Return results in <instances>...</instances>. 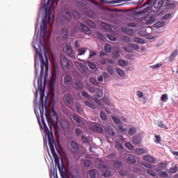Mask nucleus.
<instances>
[{"instance_id":"39","label":"nucleus","mask_w":178,"mask_h":178,"mask_svg":"<svg viewBox=\"0 0 178 178\" xmlns=\"http://www.w3.org/2000/svg\"><path fill=\"white\" fill-rule=\"evenodd\" d=\"M112 120L115 123V124H120L121 123L120 120L116 116H113Z\"/></svg>"},{"instance_id":"8","label":"nucleus","mask_w":178,"mask_h":178,"mask_svg":"<svg viewBox=\"0 0 178 178\" xmlns=\"http://www.w3.org/2000/svg\"><path fill=\"white\" fill-rule=\"evenodd\" d=\"M60 65L63 70H66V69H70V65H72V60H69L66 57H62L60 58Z\"/></svg>"},{"instance_id":"62","label":"nucleus","mask_w":178,"mask_h":178,"mask_svg":"<svg viewBox=\"0 0 178 178\" xmlns=\"http://www.w3.org/2000/svg\"><path fill=\"white\" fill-rule=\"evenodd\" d=\"M170 55L172 58H176L178 55V49L174 50Z\"/></svg>"},{"instance_id":"12","label":"nucleus","mask_w":178,"mask_h":178,"mask_svg":"<svg viewBox=\"0 0 178 178\" xmlns=\"http://www.w3.org/2000/svg\"><path fill=\"white\" fill-rule=\"evenodd\" d=\"M63 17L65 20H71L72 19V15L70 14V11L67 8H64L63 12Z\"/></svg>"},{"instance_id":"6","label":"nucleus","mask_w":178,"mask_h":178,"mask_svg":"<svg viewBox=\"0 0 178 178\" xmlns=\"http://www.w3.org/2000/svg\"><path fill=\"white\" fill-rule=\"evenodd\" d=\"M63 102L65 104L66 106H72L74 102V98L70 93H67L64 95Z\"/></svg>"},{"instance_id":"40","label":"nucleus","mask_w":178,"mask_h":178,"mask_svg":"<svg viewBox=\"0 0 178 178\" xmlns=\"http://www.w3.org/2000/svg\"><path fill=\"white\" fill-rule=\"evenodd\" d=\"M114 168H116L117 169H119V168H122V164L120 161H115L113 164Z\"/></svg>"},{"instance_id":"1","label":"nucleus","mask_w":178,"mask_h":178,"mask_svg":"<svg viewBox=\"0 0 178 178\" xmlns=\"http://www.w3.org/2000/svg\"><path fill=\"white\" fill-rule=\"evenodd\" d=\"M44 115L47 120V123L49 124L50 131H52V126H53L56 132L59 133V127L58 126V123H59V118L58 117V113H56L54 108H51V110L49 112V114H48V108L45 107Z\"/></svg>"},{"instance_id":"45","label":"nucleus","mask_w":178,"mask_h":178,"mask_svg":"<svg viewBox=\"0 0 178 178\" xmlns=\"http://www.w3.org/2000/svg\"><path fill=\"white\" fill-rule=\"evenodd\" d=\"M113 58H119L120 56V53L119 52V50H115L113 51Z\"/></svg>"},{"instance_id":"30","label":"nucleus","mask_w":178,"mask_h":178,"mask_svg":"<svg viewBox=\"0 0 178 178\" xmlns=\"http://www.w3.org/2000/svg\"><path fill=\"white\" fill-rule=\"evenodd\" d=\"M166 168V164L163 163H159L158 164V168L156 169V170H160L162 171L163 169H165Z\"/></svg>"},{"instance_id":"53","label":"nucleus","mask_w":178,"mask_h":178,"mask_svg":"<svg viewBox=\"0 0 178 178\" xmlns=\"http://www.w3.org/2000/svg\"><path fill=\"white\" fill-rule=\"evenodd\" d=\"M99 116L102 120H106V115L103 111H100Z\"/></svg>"},{"instance_id":"38","label":"nucleus","mask_w":178,"mask_h":178,"mask_svg":"<svg viewBox=\"0 0 178 178\" xmlns=\"http://www.w3.org/2000/svg\"><path fill=\"white\" fill-rule=\"evenodd\" d=\"M163 26H165V22L163 21L157 22L155 24V26L158 28L163 27Z\"/></svg>"},{"instance_id":"55","label":"nucleus","mask_w":178,"mask_h":178,"mask_svg":"<svg viewBox=\"0 0 178 178\" xmlns=\"http://www.w3.org/2000/svg\"><path fill=\"white\" fill-rule=\"evenodd\" d=\"M170 16H172L171 13L165 14L164 16L162 17V20H168V19H170Z\"/></svg>"},{"instance_id":"35","label":"nucleus","mask_w":178,"mask_h":178,"mask_svg":"<svg viewBox=\"0 0 178 178\" xmlns=\"http://www.w3.org/2000/svg\"><path fill=\"white\" fill-rule=\"evenodd\" d=\"M104 51H106L107 53H111L112 51V48L111 47V45L106 44H104Z\"/></svg>"},{"instance_id":"48","label":"nucleus","mask_w":178,"mask_h":178,"mask_svg":"<svg viewBox=\"0 0 178 178\" xmlns=\"http://www.w3.org/2000/svg\"><path fill=\"white\" fill-rule=\"evenodd\" d=\"M155 140L154 141L157 143V144H161V141H162L161 138V136L159 135H155Z\"/></svg>"},{"instance_id":"11","label":"nucleus","mask_w":178,"mask_h":178,"mask_svg":"<svg viewBox=\"0 0 178 178\" xmlns=\"http://www.w3.org/2000/svg\"><path fill=\"white\" fill-rule=\"evenodd\" d=\"M64 52L70 58H74V54L73 53V49L70 45H65L64 47Z\"/></svg>"},{"instance_id":"17","label":"nucleus","mask_w":178,"mask_h":178,"mask_svg":"<svg viewBox=\"0 0 178 178\" xmlns=\"http://www.w3.org/2000/svg\"><path fill=\"white\" fill-rule=\"evenodd\" d=\"M60 126L62 127L64 130H66V129H69V123L66 120H60Z\"/></svg>"},{"instance_id":"26","label":"nucleus","mask_w":178,"mask_h":178,"mask_svg":"<svg viewBox=\"0 0 178 178\" xmlns=\"http://www.w3.org/2000/svg\"><path fill=\"white\" fill-rule=\"evenodd\" d=\"M83 165L85 168H91L92 166V162H91V160H83Z\"/></svg>"},{"instance_id":"32","label":"nucleus","mask_w":178,"mask_h":178,"mask_svg":"<svg viewBox=\"0 0 178 178\" xmlns=\"http://www.w3.org/2000/svg\"><path fill=\"white\" fill-rule=\"evenodd\" d=\"M84 104L86 106H88V108H90V109H95V106H94V104H92V103L88 101H85Z\"/></svg>"},{"instance_id":"18","label":"nucleus","mask_w":178,"mask_h":178,"mask_svg":"<svg viewBox=\"0 0 178 178\" xmlns=\"http://www.w3.org/2000/svg\"><path fill=\"white\" fill-rule=\"evenodd\" d=\"M81 29L84 34H90V33H91L90 28H88L86 24H81Z\"/></svg>"},{"instance_id":"23","label":"nucleus","mask_w":178,"mask_h":178,"mask_svg":"<svg viewBox=\"0 0 178 178\" xmlns=\"http://www.w3.org/2000/svg\"><path fill=\"white\" fill-rule=\"evenodd\" d=\"M132 143L134 144H140L141 143V136H136L132 138Z\"/></svg>"},{"instance_id":"20","label":"nucleus","mask_w":178,"mask_h":178,"mask_svg":"<svg viewBox=\"0 0 178 178\" xmlns=\"http://www.w3.org/2000/svg\"><path fill=\"white\" fill-rule=\"evenodd\" d=\"M72 78L70 75H65L63 79L64 84H65L66 86H69V84L72 83Z\"/></svg>"},{"instance_id":"60","label":"nucleus","mask_w":178,"mask_h":178,"mask_svg":"<svg viewBox=\"0 0 178 178\" xmlns=\"http://www.w3.org/2000/svg\"><path fill=\"white\" fill-rule=\"evenodd\" d=\"M176 172H177V166L176 165L170 169V173H176Z\"/></svg>"},{"instance_id":"28","label":"nucleus","mask_w":178,"mask_h":178,"mask_svg":"<svg viewBox=\"0 0 178 178\" xmlns=\"http://www.w3.org/2000/svg\"><path fill=\"white\" fill-rule=\"evenodd\" d=\"M123 49L125 50L126 52H130L133 53V49H131V44H127V45H124Z\"/></svg>"},{"instance_id":"7","label":"nucleus","mask_w":178,"mask_h":178,"mask_svg":"<svg viewBox=\"0 0 178 178\" xmlns=\"http://www.w3.org/2000/svg\"><path fill=\"white\" fill-rule=\"evenodd\" d=\"M90 129L92 130V131H95V133H99V134L104 133V126L97 123H92L90 125Z\"/></svg>"},{"instance_id":"27","label":"nucleus","mask_w":178,"mask_h":178,"mask_svg":"<svg viewBox=\"0 0 178 178\" xmlns=\"http://www.w3.org/2000/svg\"><path fill=\"white\" fill-rule=\"evenodd\" d=\"M88 175L90 178H95L97 177V170H90L88 171Z\"/></svg>"},{"instance_id":"58","label":"nucleus","mask_w":178,"mask_h":178,"mask_svg":"<svg viewBox=\"0 0 178 178\" xmlns=\"http://www.w3.org/2000/svg\"><path fill=\"white\" fill-rule=\"evenodd\" d=\"M106 37H107V38H108V40H110V41H117L118 40V39H116V38L113 36L112 35H107Z\"/></svg>"},{"instance_id":"13","label":"nucleus","mask_w":178,"mask_h":178,"mask_svg":"<svg viewBox=\"0 0 178 178\" xmlns=\"http://www.w3.org/2000/svg\"><path fill=\"white\" fill-rule=\"evenodd\" d=\"M165 1L163 0H156L153 4L154 9H161L163 8V3Z\"/></svg>"},{"instance_id":"29","label":"nucleus","mask_w":178,"mask_h":178,"mask_svg":"<svg viewBox=\"0 0 178 178\" xmlns=\"http://www.w3.org/2000/svg\"><path fill=\"white\" fill-rule=\"evenodd\" d=\"M86 52H87V48L79 49L78 51H77L78 56H80L81 55H84V54H86Z\"/></svg>"},{"instance_id":"52","label":"nucleus","mask_w":178,"mask_h":178,"mask_svg":"<svg viewBox=\"0 0 178 178\" xmlns=\"http://www.w3.org/2000/svg\"><path fill=\"white\" fill-rule=\"evenodd\" d=\"M102 27H104V29H105V30H107L108 31L112 30V29L111 28L109 24H108L106 23L102 24Z\"/></svg>"},{"instance_id":"49","label":"nucleus","mask_w":178,"mask_h":178,"mask_svg":"<svg viewBox=\"0 0 178 178\" xmlns=\"http://www.w3.org/2000/svg\"><path fill=\"white\" fill-rule=\"evenodd\" d=\"M90 83H91L93 86H98V81L95 78H90Z\"/></svg>"},{"instance_id":"21","label":"nucleus","mask_w":178,"mask_h":178,"mask_svg":"<svg viewBox=\"0 0 178 178\" xmlns=\"http://www.w3.org/2000/svg\"><path fill=\"white\" fill-rule=\"evenodd\" d=\"M122 31L128 35H133V33H134L133 29L129 28H122Z\"/></svg>"},{"instance_id":"9","label":"nucleus","mask_w":178,"mask_h":178,"mask_svg":"<svg viewBox=\"0 0 178 178\" xmlns=\"http://www.w3.org/2000/svg\"><path fill=\"white\" fill-rule=\"evenodd\" d=\"M145 24H152V23H155V15L152 13H149L146 17L144 18Z\"/></svg>"},{"instance_id":"25","label":"nucleus","mask_w":178,"mask_h":178,"mask_svg":"<svg viewBox=\"0 0 178 178\" xmlns=\"http://www.w3.org/2000/svg\"><path fill=\"white\" fill-rule=\"evenodd\" d=\"M155 170L156 172H158L159 176H160V177L166 178L168 177V172H166L165 171H160V170Z\"/></svg>"},{"instance_id":"59","label":"nucleus","mask_w":178,"mask_h":178,"mask_svg":"<svg viewBox=\"0 0 178 178\" xmlns=\"http://www.w3.org/2000/svg\"><path fill=\"white\" fill-rule=\"evenodd\" d=\"M72 15L76 19H80V13L77 11H73Z\"/></svg>"},{"instance_id":"19","label":"nucleus","mask_w":178,"mask_h":178,"mask_svg":"<svg viewBox=\"0 0 178 178\" xmlns=\"http://www.w3.org/2000/svg\"><path fill=\"white\" fill-rule=\"evenodd\" d=\"M83 23H86V24H88L89 27H91L92 29H95V27H97V24L90 19H84Z\"/></svg>"},{"instance_id":"50","label":"nucleus","mask_w":178,"mask_h":178,"mask_svg":"<svg viewBox=\"0 0 178 178\" xmlns=\"http://www.w3.org/2000/svg\"><path fill=\"white\" fill-rule=\"evenodd\" d=\"M97 89H98V88H95V87H89L88 91H89V92H90L91 94H94V92H97Z\"/></svg>"},{"instance_id":"61","label":"nucleus","mask_w":178,"mask_h":178,"mask_svg":"<svg viewBox=\"0 0 178 178\" xmlns=\"http://www.w3.org/2000/svg\"><path fill=\"white\" fill-rule=\"evenodd\" d=\"M81 95H82V97H84V98H90V95L88 94V92H87L86 91H82Z\"/></svg>"},{"instance_id":"31","label":"nucleus","mask_w":178,"mask_h":178,"mask_svg":"<svg viewBox=\"0 0 178 178\" xmlns=\"http://www.w3.org/2000/svg\"><path fill=\"white\" fill-rule=\"evenodd\" d=\"M115 72L118 76H120V77H124V72H123L122 69L116 68Z\"/></svg>"},{"instance_id":"36","label":"nucleus","mask_w":178,"mask_h":178,"mask_svg":"<svg viewBox=\"0 0 178 178\" xmlns=\"http://www.w3.org/2000/svg\"><path fill=\"white\" fill-rule=\"evenodd\" d=\"M136 128L131 127V128L129 129L128 134L129 136H134V134H136Z\"/></svg>"},{"instance_id":"10","label":"nucleus","mask_w":178,"mask_h":178,"mask_svg":"<svg viewBox=\"0 0 178 178\" xmlns=\"http://www.w3.org/2000/svg\"><path fill=\"white\" fill-rule=\"evenodd\" d=\"M72 119H74L76 123H77V124H79V126H84V124L87 123V121L84 120V119H83L77 114H73Z\"/></svg>"},{"instance_id":"47","label":"nucleus","mask_w":178,"mask_h":178,"mask_svg":"<svg viewBox=\"0 0 178 178\" xmlns=\"http://www.w3.org/2000/svg\"><path fill=\"white\" fill-rule=\"evenodd\" d=\"M75 86L78 90H81V88L83 87V83L79 81L75 83Z\"/></svg>"},{"instance_id":"54","label":"nucleus","mask_w":178,"mask_h":178,"mask_svg":"<svg viewBox=\"0 0 178 178\" xmlns=\"http://www.w3.org/2000/svg\"><path fill=\"white\" fill-rule=\"evenodd\" d=\"M106 70H107L108 73H109V74H111V76H112V74H113V68L112 67V66H111V65L107 66Z\"/></svg>"},{"instance_id":"63","label":"nucleus","mask_w":178,"mask_h":178,"mask_svg":"<svg viewBox=\"0 0 178 178\" xmlns=\"http://www.w3.org/2000/svg\"><path fill=\"white\" fill-rule=\"evenodd\" d=\"M150 8H151V7L147 6V7L143 8V10H141L140 11V13H147V12H148V10H149Z\"/></svg>"},{"instance_id":"15","label":"nucleus","mask_w":178,"mask_h":178,"mask_svg":"<svg viewBox=\"0 0 178 178\" xmlns=\"http://www.w3.org/2000/svg\"><path fill=\"white\" fill-rule=\"evenodd\" d=\"M143 159L145 160V162H148L149 163H155L156 162L155 158L149 155L143 156Z\"/></svg>"},{"instance_id":"5","label":"nucleus","mask_w":178,"mask_h":178,"mask_svg":"<svg viewBox=\"0 0 178 178\" xmlns=\"http://www.w3.org/2000/svg\"><path fill=\"white\" fill-rule=\"evenodd\" d=\"M104 95V90L102 89H97V90H96V93L94 95V98L93 100L95 101V104H97V105H98V106H102V103L101 102L100 99L101 98H102Z\"/></svg>"},{"instance_id":"56","label":"nucleus","mask_w":178,"mask_h":178,"mask_svg":"<svg viewBox=\"0 0 178 178\" xmlns=\"http://www.w3.org/2000/svg\"><path fill=\"white\" fill-rule=\"evenodd\" d=\"M75 108L76 109L78 113H81L82 111H81V105L76 104L75 105Z\"/></svg>"},{"instance_id":"46","label":"nucleus","mask_w":178,"mask_h":178,"mask_svg":"<svg viewBox=\"0 0 178 178\" xmlns=\"http://www.w3.org/2000/svg\"><path fill=\"white\" fill-rule=\"evenodd\" d=\"M131 47L132 49V52H134V51H137V49H140V47L136 44H131Z\"/></svg>"},{"instance_id":"24","label":"nucleus","mask_w":178,"mask_h":178,"mask_svg":"<svg viewBox=\"0 0 178 178\" xmlns=\"http://www.w3.org/2000/svg\"><path fill=\"white\" fill-rule=\"evenodd\" d=\"M61 37L63 40H66L67 37H69V33H67V30L66 29H63L61 31Z\"/></svg>"},{"instance_id":"16","label":"nucleus","mask_w":178,"mask_h":178,"mask_svg":"<svg viewBox=\"0 0 178 178\" xmlns=\"http://www.w3.org/2000/svg\"><path fill=\"white\" fill-rule=\"evenodd\" d=\"M165 7L167 9H173L176 6L175 3H170V0H165Z\"/></svg>"},{"instance_id":"64","label":"nucleus","mask_w":178,"mask_h":178,"mask_svg":"<svg viewBox=\"0 0 178 178\" xmlns=\"http://www.w3.org/2000/svg\"><path fill=\"white\" fill-rule=\"evenodd\" d=\"M122 40L124 41V42H130V38L127 36H124L122 38Z\"/></svg>"},{"instance_id":"42","label":"nucleus","mask_w":178,"mask_h":178,"mask_svg":"<svg viewBox=\"0 0 178 178\" xmlns=\"http://www.w3.org/2000/svg\"><path fill=\"white\" fill-rule=\"evenodd\" d=\"M95 35H96L97 38H99V40H101L102 41L104 40L105 38L104 37V35L99 32H96Z\"/></svg>"},{"instance_id":"3","label":"nucleus","mask_w":178,"mask_h":178,"mask_svg":"<svg viewBox=\"0 0 178 178\" xmlns=\"http://www.w3.org/2000/svg\"><path fill=\"white\" fill-rule=\"evenodd\" d=\"M54 2H56V0H48L47 6L45 7L46 15L43 21V35H45L47 29H48V24L51 22V8L54 6Z\"/></svg>"},{"instance_id":"51","label":"nucleus","mask_w":178,"mask_h":178,"mask_svg":"<svg viewBox=\"0 0 178 178\" xmlns=\"http://www.w3.org/2000/svg\"><path fill=\"white\" fill-rule=\"evenodd\" d=\"M118 65L119 66H127V62L123 60H118Z\"/></svg>"},{"instance_id":"4","label":"nucleus","mask_w":178,"mask_h":178,"mask_svg":"<svg viewBox=\"0 0 178 178\" xmlns=\"http://www.w3.org/2000/svg\"><path fill=\"white\" fill-rule=\"evenodd\" d=\"M34 48L36 49V53L39 55V58H40V62L42 63L40 73V77H41V79H42V76H44V69L45 68L46 72H48V69L49 67V63L48 61V57L47 56V54H45V60H44V57L42 56V54L41 53L38 52V49H37V47H34Z\"/></svg>"},{"instance_id":"34","label":"nucleus","mask_w":178,"mask_h":178,"mask_svg":"<svg viewBox=\"0 0 178 178\" xmlns=\"http://www.w3.org/2000/svg\"><path fill=\"white\" fill-rule=\"evenodd\" d=\"M136 154H138V155H143V154H145V150L143 148H137L136 149Z\"/></svg>"},{"instance_id":"2","label":"nucleus","mask_w":178,"mask_h":178,"mask_svg":"<svg viewBox=\"0 0 178 178\" xmlns=\"http://www.w3.org/2000/svg\"><path fill=\"white\" fill-rule=\"evenodd\" d=\"M47 138L49 140V145L50 147L51 154L53 156V158H54L56 168L57 166L62 178H67V175H66V173L60 170V159L58 154H56V152L55 151V147H54V144L55 143V140L54 139V134L52 132L51 134H49L47 135Z\"/></svg>"},{"instance_id":"41","label":"nucleus","mask_w":178,"mask_h":178,"mask_svg":"<svg viewBox=\"0 0 178 178\" xmlns=\"http://www.w3.org/2000/svg\"><path fill=\"white\" fill-rule=\"evenodd\" d=\"M78 69L79 72H86V66H84L82 63H79L78 65Z\"/></svg>"},{"instance_id":"43","label":"nucleus","mask_w":178,"mask_h":178,"mask_svg":"<svg viewBox=\"0 0 178 178\" xmlns=\"http://www.w3.org/2000/svg\"><path fill=\"white\" fill-rule=\"evenodd\" d=\"M158 126L161 129H165V130H168V128H167L166 125H165V124H163V122H162V121H159L158 122Z\"/></svg>"},{"instance_id":"22","label":"nucleus","mask_w":178,"mask_h":178,"mask_svg":"<svg viewBox=\"0 0 178 178\" xmlns=\"http://www.w3.org/2000/svg\"><path fill=\"white\" fill-rule=\"evenodd\" d=\"M127 161L129 163H136L137 160L136 159V156H134L133 154H129L127 157Z\"/></svg>"},{"instance_id":"57","label":"nucleus","mask_w":178,"mask_h":178,"mask_svg":"<svg viewBox=\"0 0 178 178\" xmlns=\"http://www.w3.org/2000/svg\"><path fill=\"white\" fill-rule=\"evenodd\" d=\"M161 99L162 102H166V101H168V95L163 94L161 96Z\"/></svg>"},{"instance_id":"14","label":"nucleus","mask_w":178,"mask_h":178,"mask_svg":"<svg viewBox=\"0 0 178 178\" xmlns=\"http://www.w3.org/2000/svg\"><path fill=\"white\" fill-rule=\"evenodd\" d=\"M79 145L77 144V143L72 141L70 143V149L72 151V152H73V154H76V152H77L79 151Z\"/></svg>"},{"instance_id":"37","label":"nucleus","mask_w":178,"mask_h":178,"mask_svg":"<svg viewBox=\"0 0 178 178\" xmlns=\"http://www.w3.org/2000/svg\"><path fill=\"white\" fill-rule=\"evenodd\" d=\"M134 42H138V44H145L144 40L139 38H134Z\"/></svg>"},{"instance_id":"44","label":"nucleus","mask_w":178,"mask_h":178,"mask_svg":"<svg viewBox=\"0 0 178 178\" xmlns=\"http://www.w3.org/2000/svg\"><path fill=\"white\" fill-rule=\"evenodd\" d=\"M124 145H125L126 148L129 149V151H132L134 147H133V145H131V143L127 142V143H125Z\"/></svg>"},{"instance_id":"33","label":"nucleus","mask_w":178,"mask_h":178,"mask_svg":"<svg viewBox=\"0 0 178 178\" xmlns=\"http://www.w3.org/2000/svg\"><path fill=\"white\" fill-rule=\"evenodd\" d=\"M146 172L149 176H152V177H156V172H154L152 170H147Z\"/></svg>"}]
</instances>
